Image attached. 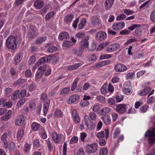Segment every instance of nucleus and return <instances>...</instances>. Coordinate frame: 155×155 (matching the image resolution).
<instances>
[{
	"mask_svg": "<svg viewBox=\"0 0 155 155\" xmlns=\"http://www.w3.org/2000/svg\"><path fill=\"white\" fill-rule=\"evenodd\" d=\"M107 148H103L100 150V155H107Z\"/></svg>",
	"mask_w": 155,
	"mask_h": 155,
	"instance_id": "obj_48",
	"label": "nucleus"
},
{
	"mask_svg": "<svg viewBox=\"0 0 155 155\" xmlns=\"http://www.w3.org/2000/svg\"><path fill=\"white\" fill-rule=\"evenodd\" d=\"M127 105L124 104H119L117 105L115 109V110L117 113L123 114L126 111Z\"/></svg>",
	"mask_w": 155,
	"mask_h": 155,
	"instance_id": "obj_6",
	"label": "nucleus"
},
{
	"mask_svg": "<svg viewBox=\"0 0 155 155\" xmlns=\"http://www.w3.org/2000/svg\"><path fill=\"white\" fill-rule=\"evenodd\" d=\"M16 39L13 36H9L7 39L6 45L8 49L14 50L17 47Z\"/></svg>",
	"mask_w": 155,
	"mask_h": 155,
	"instance_id": "obj_1",
	"label": "nucleus"
},
{
	"mask_svg": "<svg viewBox=\"0 0 155 155\" xmlns=\"http://www.w3.org/2000/svg\"><path fill=\"white\" fill-rule=\"evenodd\" d=\"M142 29L140 27V25H138V26L136 27L135 30V33L137 36H140L142 34Z\"/></svg>",
	"mask_w": 155,
	"mask_h": 155,
	"instance_id": "obj_29",
	"label": "nucleus"
},
{
	"mask_svg": "<svg viewBox=\"0 0 155 155\" xmlns=\"http://www.w3.org/2000/svg\"><path fill=\"white\" fill-rule=\"evenodd\" d=\"M74 17V15L71 14L65 16L64 18V20L65 21L70 23L71 22Z\"/></svg>",
	"mask_w": 155,
	"mask_h": 155,
	"instance_id": "obj_30",
	"label": "nucleus"
},
{
	"mask_svg": "<svg viewBox=\"0 0 155 155\" xmlns=\"http://www.w3.org/2000/svg\"><path fill=\"white\" fill-rule=\"evenodd\" d=\"M86 22V19L85 18H83L81 21L80 23L78 25L79 28L82 29L84 27Z\"/></svg>",
	"mask_w": 155,
	"mask_h": 155,
	"instance_id": "obj_35",
	"label": "nucleus"
},
{
	"mask_svg": "<svg viewBox=\"0 0 155 155\" xmlns=\"http://www.w3.org/2000/svg\"><path fill=\"white\" fill-rule=\"evenodd\" d=\"M72 116L74 122L76 124L80 121L79 116L78 115L76 109H74L72 112Z\"/></svg>",
	"mask_w": 155,
	"mask_h": 155,
	"instance_id": "obj_10",
	"label": "nucleus"
},
{
	"mask_svg": "<svg viewBox=\"0 0 155 155\" xmlns=\"http://www.w3.org/2000/svg\"><path fill=\"white\" fill-rule=\"evenodd\" d=\"M89 105V102L87 101L84 100V101H81L80 103V105L82 107L87 106Z\"/></svg>",
	"mask_w": 155,
	"mask_h": 155,
	"instance_id": "obj_55",
	"label": "nucleus"
},
{
	"mask_svg": "<svg viewBox=\"0 0 155 155\" xmlns=\"http://www.w3.org/2000/svg\"><path fill=\"white\" fill-rule=\"evenodd\" d=\"M81 66L80 63H76L74 65H70L69 66L68 69L70 70H74Z\"/></svg>",
	"mask_w": 155,
	"mask_h": 155,
	"instance_id": "obj_31",
	"label": "nucleus"
},
{
	"mask_svg": "<svg viewBox=\"0 0 155 155\" xmlns=\"http://www.w3.org/2000/svg\"><path fill=\"white\" fill-rule=\"evenodd\" d=\"M89 39V37L88 36H85L84 38H82L80 42L79 47L83 49L84 50L88 47L89 43L88 40Z\"/></svg>",
	"mask_w": 155,
	"mask_h": 155,
	"instance_id": "obj_5",
	"label": "nucleus"
},
{
	"mask_svg": "<svg viewBox=\"0 0 155 155\" xmlns=\"http://www.w3.org/2000/svg\"><path fill=\"white\" fill-rule=\"evenodd\" d=\"M84 51L80 47L79 50H78L76 48H74L72 50V54L77 56L81 57Z\"/></svg>",
	"mask_w": 155,
	"mask_h": 155,
	"instance_id": "obj_13",
	"label": "nucleus"
},
{
	"mask_svg": "<svg viewBox=\"0 0 155 155\" xmlns=\"http://www.w3.org/2000/svg\"><path fill=\"white\" fill-rule=\"evenodd\" d=\"M150 17L151 20L155 22V10L151 14Z\"/></svg>",
	"mask_w": 155,
	"mask_h": 155,
	"instance_id": "obj_64",
	"label": "nucleus"
},
{
	"mask_svg": "<svg viewBox=\"0 0 155 155\" xmlns=\"http://www.w3.org/2000/svg\"><path fill=\"white\" fill-rule=\"evenodd\" d=\"M79 98V97L78 95H73L70 97L68 101L67 102L68 104H72L75 102Z\"/></svg>",
	"mask_w": 155,
	"mask_h": 155,
	"instance_id": "obj_20",
	"label": "nucleus"
},
{
	"mask_svg": "<svg viewBox=\"0 0 155 155\" xmlns=\"http://www.w3.org/2000/svg\"><path fill=\"white\" fill-rule=\"evenodd\" d=\"M106 38V34L103 31H100L97 32L96 35V39L99 41L104 40Z\"/></svg>",
	"mask_w": 155,
	"mask_h": 155,
	"instance_id": "obj_9",
	"label": "nucleus"
},
{
	"mask_svg": "<svg viewBox=\"0 0 155 155\" xmlns=\"http://www.w3.org/2000/svg\"><path fill=\"white\" fill-rule=\"evenodd\" d=\"M46 142L48 146V149L49 150H52L53 149V147L52 146V145L50 142L49 140V139H48L46 140Z\"/></svg>",
	"mask_w": 155,
	"mask_h": 155,
	"instance_id": "obj_60",
	"label": "nucleus"
},
{
	"mask_svg": "<svg viewBox=\"0 0 155 155\" xmlns=\"http://www.w3.org/2000/svg\"><path fill=\"white\" fill-rule=\"evenodd\" d=\"M107 102L110 105H115L116 102L114 99L112 98H110L108 100Z\"/></svg>",
	"mask_w": 155,
	"mask_h": 155,
	"instance_id": "obj_56",
	"label": "nucleus"
},
{
	"mask_svg": "<svg viewBox=\"0 0 155 155\" xmlns=\"http://www.w3.org/2000/svg\"><path fill=\"white\" fill-rule=\"evenodd\" d=\"M52 56H51L48 55L45 57H41L35 64L34 66L32 68V70L35 71L40 64H42L45 62H50L52 60Z\"/></svg>",
	"mask_w": 155,
	"mask_h": 155,
	"instance_id": "obj_2",
	"label": "nucleus"
},
{
	"mask_svg": "<svg viewBox=\"0 0 155 155\" xmlns=\"http://www.w3.org/2000/svg\"><path fill=\"white\" fill-rule=\"evenodd\" d=\"M155 101V97L152 96L150 97L147 100V103H152Z\"/></svg>",
	"mask_w": 155,
	"mask_h": 155,
	"instance_id": "obj_62",
	"label": "nucleus"
},
{
	"mask_svg": "<svg viewBox=\"0 0 155 155\" xmlns=\"http://www.w3.org/2000/svg\"><path fill=\"white\" fill-rule=\"evenodd\" d=\"M97 100L101 103H103L105 102V98L102 96H98L97 97Z\"/></svg>",
	"mask_w": 155,
	"mask_h": 155,
	"instance_id": "obj_52",
	"label": "nucleus"
},
{
	"mask_svg": "<svg viewBox=\"0 0 155 155\" xmlns=\"http://www.w3.org/2000/svg\"><path fill=\"white\" fill-rule=\"evenodd\" d=\"M91 24L93 26L96 27L99 25L100 20L98 17L93 16L91 18Z\"/></svg>",
	"mask_w": 155,
	"mask_h": 155,
	"instance_id": "obj_17",
	"label": "nucleus"
},
{
	"mask_svg": "<svg viewBox=\"0 0 155 155\" xmlns=\"http://www.w3.org/2000/svg\"><path fill=\"white\" fill-rule=\"evenodd\" d=\"M15 143L14 142H12L8 145V148L10 152L13 150L15 147Z\"/></svg>",
	"mask_w": 155,
	"mask_h": 155,
	"instance_id": "obj_59",
	"label": "nucleus"
},
{
	"mask_svg": "<svg viewBox=\"0 0 155 155\" xmlns=\"http://www.w3.org/2000/svg\"><path fill=\"white\" fill-rule=\"evenodd\" d=\"M72 42L68 41H65L62 43V47L63 49L70 48L73 45Z\"/></svg>",
	"mask_w": 155,
	"mask_h": 155,
	"instance_id": "obj_22",
	"label": "nucleus"
},
{
	"mask_svg": "<svg viewBox=\"0 0 155 155\" xmlns=\"http://www.w3.org/2000/svg\"><path fill=\"white\" fill-rule=\"evenodd\" d=\"M67 150V144L66 142H64L63 147V154L66 155V151Z\"/></svg>",
	"mask_w": 155,
	"mask_h": 155,
	"instance_id": "obj_57",
	"label": "nucleus"
},
{
	"mask_svg": "<svg viewBox=\"0 0 155 155\" xmlns=\"http://www.w3.org/2000/svg\"><path fill=\"white\" fill-rule=\"evenodd\" d=\"M146 137H148L149 143L152 145L155 141V129L147 130L145 134Z\"/></svg>",
	"mask_w": 155,
	"mask_h": 155,
	"instance_id": "obj_3",
	"label": "nucleus"
},
{
	"mask_svg": "<svg viewBox=\"0 0 155 155\" xmlns=\"http://www.w3.org/2000/svg\"><path fill=\"white\" fill-rule=\"evenodd\" d=\"M110 111V108L105 107L102 108L101 111V114L103 115L109 113Z\"/></svg>",
	"mask_w": 155,
	"mask_h": 155,
	"instance_id": "obj_33",
	"label": "nucleus"
},
{
	"mask_svg": "<svg viewBox=\"0 0 155 155\" xmlns=\"http://www.w3.org/2000/svg\"><path fill=\"white\" fill-rule=\"evenodd\" d=\"M84 120L85 124L88 128H89V125L91 126V129L93 128V124L92 123L89 117L87 115H85L84 116Z\"/></svg>",
	"mask_w": 155,
	"mask_h": 155,
	"instance_id": "obj_16",
	"label": "nucleus"
},
{
	"mask_svg": "<svg viewBox=\"0 0 155 155\" xmlns=\"http://www.w3.org/2000/svg\"><path fill=\"white\" fill-rule=\"evenodd\" d=\"M57 50V48L54 46H53L48 48L47 49V51L49 53H52L56 51Z\"/></svg>",
	"mask_w": 155,
	"mask_h": 155,
	"instance_id": "obj_50",
	"label": "nucleus"
},
{
	"mask_svg": "<svg viewBox=\"0 0 155 155\" xmlns=\"http://www.w3.org/2000/svg\"><path fill=\"white\" fill-rule=\"evenodd\" d=\"M101 119L104 124L106 125H107L111 123V120L110 117L108 115H107L102 117Z\"/></svg>",
	"mask_w": 155,
	"mask_h": 155,
	"instance_id": "obj_18",
	"label": "nucleus"
},
{
	"mask_svg": "<svg viewBox=\"0 0 155 155\" xmlns=\"http://www.w3.org/2000/svg\"><path fill=\"white\" fill-rule=\"evenodd\" d=\"M63 114L61 111L59 109H56L54 113V116L56 117H61L63 116Z\"/></svg>",
	"mask_w": 155,
	"mask_h": 155,
	"instance_id": "obj_32",
	"label": "nucleus"
},
{
	"mask_svg": "<svg viewBox=\"0 0 155 155\" xmlns=\"http://www.w3.org/2000/svg\"><path fill=\"white\" fill-rule=\"evenodd\" d=\"M85 34L84 32H80L78 33L75 35V38H78V40L81 38H84Z\"/></svg>",
	"mask_w": 155,
	"mask_h": 155,
	"instance_id": "obj_37",
	"label": "nucleus"
},
{
	"mask_svg": "<svg viewBox=\"0 0 155 155\" xmlns=\"http://www.w3.org/2000/svg\"><path fill=\"white\" fill-rule=\"evenodd\" d=\"M124 12L127 15H132L134 13V12L128 9H125Z\"/></svg>",
	"mask_w": 155,
	"mask_h": 155,
	"instance_id": "obj_58",
	"label": "nucleus"
},
{
	"mask_svg": "<svg viewBox=\"0 0 155 155\" xmlns=\"http://www.w3.org/2000/svg\"><path fill=\"white\" fill-rule=\"evenodd\" d=\"M44 103V104L43 106V112L44 115H46L48 110L50 103Z\"/></svg>",
	"mask_w": 155,
	"mask_h": 155,
	"instance_id": "obj_27",
	"label": "nucleus"
},
{
	"mask_svg": "<svg viewBox=\"0 0 155 155\" xmlns=\"http://www.w3.org/2000/svg\"><path fill=\"white\" fill-rule=\"evenodd\" d=\"M12 115V111L9 110L5 115L1 117V119L3 120H8L10 118Z\"/></svg>",
	"mask_w": 155,
	"mask_h": 155,
	"instance_id": "obj_23",
	"label": "nucleus"
},
{
	"mask_svg": "<svg viewBox=\"0 0 155 155\" xmlns=\"http://www.w3.org/2000/svg\"><path fill=\"white\" fill-rule=\"evenodd\" d=\"M19 92V90H17L14 93L12 94L11 95V99L14 100H15L17 99L18 97V93Z\"/></svg>",
	"mask_w": 155,
	"mask_h": 155,
	"instance_id": "obj_40",
	"label": "nucleus"
},
{
	"mask_svg": "<svg viewBox=\"0 0 155 155\" xmlns=\"http://www.w3.org/2000/svg\"><path fill=\"white\" fill-rule=\"evenodd\" d=\"M25 74L26 78H31L32 76L31 72L30 70L28 69L25 71Z\"/></svg>",
	"mask_w": 155,
	"mask_h": 155,
	"instance_id": "obj_53",
	"label": "nucleus"
},
{
	"mask_svg": "<svg viewBox=\"0 0 155 155\" xmlns=\"http://www.w3.org/2000/svg\"><path fill=\"white\" fill-rule=\"evenodd\" d=\"M41 100L43 103H49L50 102V99L48 98L47 95L45 93H43L41 94Z\"/></svg>",
	"mask_w": 155,
	"mask_h": 155,
	"instance_id": "obj_24",
	"label": "nucleus"
},
{
	"mask_svg": "<svg viewBox=\"0 0 155 155\" xmlns=\"http://www.w3.org/2000/svg\"><path fill=\"white\" fill-rule=\"evenodd\" d=\"M100 145L101 146H105L106 144V142L105 140L102 138H100L99 139L98 141Z\"/></svg>",
	"mask_w": 155,
	"mask_h": 155,
	"instance_id": "obj_54",
	"label": "nucleus"
},
{
	"mask_svg": "<svg viewBox=\"0 0 155 155\" xmlns=\"http://www.w3.org/2000/svg\"><path fill=\"white\" fill-rule=\"evenodd\" d=\"M114 98L117 102H119L123 100L124 96L121 95H118L115 97Z\"/></svg>",
	"mask_w": 155,
	"mask_h": 155,
	"instance_id": "obj_39",
	"label": "nucleus"
},
{
	"mask_svg": "<svg viewBox=\"0 0 155 155\" xmlns=\"http://www.w3.org/2000/svg\"><path fill=\"white\" fill-rule=\"evenodd\" d=\"M149 108V106L148 105H145L141 107L140 109V112L141 113H145L147 110Z\"/></svg>",
	"mask_w": 155,
	"mask_h": 155,
	"instance_id": "obj_44",
	"label": "nucleus"
},
{
	"mask_svg": "<svg viewBox=\"0 0 155 155\" xmlns=\"http://www.w3.org/2000/svg\"><path fill=\"white\" fill-rule=\"evenodd\" d=\"M25 99H22L20 100L17 103L16 106L18 107H21V105H23L25 102Z\"/></svg>",
	"mask_w": 155,
	"mask_h": 155,
	"instance_id": "obj_51",
	"label": "nucleus"
},
{
	"mask_svg": "<svg viewBox=\"0 0 155 155\" xmlns=\"http://www.w3.org/2000/svg\"><path fill=\"white\" fill-rule=\"evenodd\" d=\"M104 133L103 131H102L98 133L97 134V137L99 139L102 138L104 137Z\"/></svg>",
	"mask_w": 155,
	"mask_h": 155,
	"instance_id": "obj_63",
	"label": "nucleus"
},
{
	"mask_svg": "<svg viewBox=\"0 0 155 155\" xmlns=\"http://www.w3.org/2000/svg\"><path fill=\"white\" fill-rule=\"evenodd\" d=\"M70 90L69 87H67L63 88L60 92V94H68Z\"/></svg>",
	"mask_w": 155,
	"mask_h": 155,
	"instance_id": "obj_36",
	"label": "nucleus"
},
{
	"mask_svg": "<svg viewBox=\"0 0 155 155\" xmlns=\"http://www.w3.org/2000/svg\"><path fill=\"white\" fill-rule=\"evenodd\" d=\"M46 39V37H39L36 40V43L37 44H39L45 41Z\"/></svg>",
	"mask_w": 155,
	"mask_h": 155,
	"instance_id": "obj_38",
	"label": "nucleus"
},
{
	"mask_svg": "<svg viewBox=\"0 0 155 155\" xmlns=\"http://www.w3.org/2000/svg\"><path fill=\"white\" fill-rule=\"evenodd\" d=\"M34 5L36 9H39L43 6V3L41 0H37L34 3Z\"/></svg>",
	"mask_w": 155,
	"mask_h": 155,
	"instance_id": "obj_19",
	"label": "nucleus"
},
{
	"mask_svg": "<svg viewBox=\"0 0 155 155\" xmlns=\"http://www.w3.org/2000/svg\"><path fill=\"white\" fill-rule=\"evenodd\" d=\"M24 130H21L18 131L17 134V138L18 140H20L24 134Z\"/></svg>",
	"mask_w": 155,
	"mask_h": 155,
	"instance_id": "obj_34",
	"label": "nucleus"
},
{
	"mask_svg": "<svg viewBox=\"0 0 155 155\" xmlns=\"http://www.w3.org/2000/svg\"><path fill=\"white\" fill-rule=\"evenodd\" d=\"M114 69L117 72H122L126 70L127 67L125 65L123 64H118L115 65Z\"/></svg>",
	"mask_w": 155,
	"mask_h": 155,
	"instance_id": "obj_7",
	"label": "nucleus"
},
{
	"mask_svg": "<svg viewBox=\"0 0 155 155\" xmlns=\"http://www.w3.org/2000/svg\"><path fill=\"white\" fill-rule=\"evenodd\" d=\"M54 15L53 12H51L47 14L45 16V20L48 21Z\"/></svg>",
	"mask_w": 155,
	"mask_h": 155,
	"instance_id": "obj_45",
	"label": "nucleus"
},
{
	"mask_svg": "<svg viewBox=\"0 0 155 155\" xmlns=\"http://www.w3.org/2000/svg\"><path fill=\"white\" fill-rule=\"evenodd\" d=\"M109 44L108 42H105L100 44L98 46V48L100 50H102L104 47L107 46Z\"/></svg>",
	"mask_w": 155,
	"mask_h": 155,
	"instance_id": "obj_47",
	"label": "nucleus"
},
{
	"mask_svg": "<svg viewBox=\"0 0 155 155\" xmlns=\"http://www.w3.org/2000/svg\"><path fill=\"white\" fill-rule=\"evenodd\" d=\"M27 37L29 39H32L35 37V31H28L27 33Z\"/></svg>",
	"mask_w": 155,
	"mask_h": 155,
	"instance_id": "obj_28",
	"label": "nucleus"
},
{
	"mask_svg": "<svg viewBox=\"0 0 155 155\" xmlns=\"http://www.w3.org/2000/svg\"><path fill=\"white\" fill-rule=\"evenodd\" d=\"M40 125L36 122H33L31 125V129L34 131H37L39 129Z\"/></svg>",
	"mask_w": 155,
	"mask_h": 155,
	"instance_id": "obj_26",
	"label": "nucleus"
},
{
	"mask_svg": "<svg viewBox=\"0 0 155 155\" xmlns=\"http://www.w3.org/2000/svg\"><path fill=\"white\" fill-rule=\"evenodd\" d=\"M27 91L25 90H21L20 93H19L18 94V97L23 98L26 95Z\"/></svg>",
	"mask_w": 155,
	"mask_h": 155,
	"instance_id": "obj_43",
	"label": "nucleus"
},
{
	"mask_svg": "<svg viewBox=\"0 0 155 155\" xmlns=\"http://www.w3.org/2000/svg\"><path fill=\"white\" fill-rule=\"evenodd\" d=\"M98 145L96 143L87 144L85 146L86 152L88 153H94L97 150Z\"/></svg>",
	"mask_w": 155,
	"mask_h": 155,
	"instance_id": "obj_4",
	"label": "nucleus"
},
{
	"mask_svg": "<svg viewBox=\"0 0 155 155\" xmlns=\"http://www.w3.org/2000/svg\"><path fill=\"white\" fill-rule=\"evenodd\" d=\"M120 48V45L118 43L112 44L107 48V51L112 52L117 50Z\"/></svg>",
	"mask_w": 155,
	"mask_h": 155,
	"instance_id": "obj_11",
	"label": "nucleus"
},
{
	"mask_svg": "<svg viewBox=\"0 0 155 155\" xmlns=\"http://www.w3.org/2000/svg\"><path fill=\"white\" fill-rule=\"evenodd\" d=\"M69 35L67 32H63L60 34L58 38L59 40H62L63 39H67L69 38Z\"/></svg>",
	"mask_w": 155,
	"mask_h": 155,
	"instance_id": "obj_21",
	"label": "nucleus"
},
{
	"mask_svg": "<svg viewBox=\"0 0 155 155\" xmlns=\"http://www.w3.org/2000/svg\"><path fill=\"white\" fill-rule=\"evenodd\" d=\"M143 104V102L141 101H137L135 102L134 104V107L135 108L137 109L140 106Z\"/></svg>",
	"mask_w": 155,
	"mask_h": 155,
	"instance_id": "obj_61",
	"label": "nucleus"
},
{
	"mask_svg": "<svg viewBox=\"0 0 155 155\" xmlns=\"http://www.w3.org/2000/svg\"><path fill=\"white\" fill-rule=\"evenodd\" d=\"M107 85L104 84L101 89V92L102 94H104L107 93Z\"/></svg>",
	"mask_w": 155,
	"mask_h": 155,
	"instance_id": "obj_41",
	"label": "nucleus"
},
{
	"mask_svg": "<svg viewBox=\"0 0 155 155\" xmlns=\"http://www.w3.org/2000/svg\"><path fill=\"white\" fill-rule=\"evenodd\" d=\"M120 130L119 128H117L114 133V139L116 138L120 134Z\"/></svg>",
	"mask_w": 155,
	"mask_h": 155,
	"instance_id": "obj_42",
	"label": "nucleus"
},
{
	"mask_svg": "<svg viewBox=\"0 0 155 155\" xmlns=\"http://www.w3.org/2000/svg\"><path fill=\"white\" fill-rule=\"evenodd\" d=\"M52 138L55 143H58L61 140V135L56 132H54L52 134Z\"/></svg>",
	"mask_w": 155,
	"mask_h": 155,
	"instance_id": "obj_15",
	"label": "nucleus"
},
{
	"mask_svg": "<svg viewBox=\"0 0 155 155\" xmlns=\"http://www.w3.org/2000/svg\"><path fill=\"white\" fill-rule=\"evenodd\" d=\"M22 55V53L21 52H19L17 54L16 56L14 58L15 64L16 65L21 61Z\"/></svg>",
	"mask_w": 155,
	"mask_h": 155,
	"instance_id": "obj_25",
	"label": "nucleus"
},
{
	"mask_svg": "<svg viewBox=\"0 0 155 155\" xmlns=\"http://www.w3.org/2000/svg\"><path fill=\"white\" fill-rule=\"evenodd\" d=\"M114 0H106L104 2L105 9L106 10H109L114 4Z\"/></svg>",
	"mask_w": 155,
	"mask_h": 155,
	"instance_id": "obj_14",
	"label": "nucleus"
},
{
	"mask_svg": "<svg viewBox=\"0 0 155 155\" xmlns=\"http://www.w3.org/2000/svg\"><path fill=\"white\" fill-rule=\"evenodd\" d=\"M24 121V116L20 115L17 117L15 121V125L17 126H22Z\"/></svg>",
	"mask_w": 155,
	"mask_h": 155,
	"instance_id": "obj_12",
	"label": "nucleus"
},
{
	"mask_svg": "<svg viewBox=\"0 0 155 155\" xmlns=\"http://www.w3.org/2000/svg\"><path fill=\"white\" fill-rule=\"evenodd\" d=\"M125 27V23L124 22H120L113 24L112 25V28L114 30H120Z\"/></svg>",
	"mask_w": 155,
	"mask_h": 155,
	"instance_id": "obj_8",
	"label": "nucleus"
},
{
	"mask_svg": "<svg viewBox=\"0 0 155 155\" xmlns=\"http://www.w3.org/2000/svg\"><path fill=\"white\" fill-rule=\"evenodd\" d=\"M78 81V78H76L74 80V82L72 83L71 86V90L72 91L74 90L76 87L77 86V83Z\"/></svg>",
	"mask_w": 155,
	"mask_h": 155,
	"instance_id": "obj_46",
	"label": "nucleus"
},
{
	"mask_svg": "<svg viewBox=\"0 0 155 155\" xmlns=\"http://www.w3.org/2000/svg\"><path fill=\"white\" fill-rule=\"evenodd\" d=\"M36 61V58L34 55L32 56L30 58L29 60L28 61V63L30 65L33 64Z\"/></svg>",
	"mask_w": 155,
	"mask_h": 155,
	"instance_id": "obj_49",
	"label": "nucleus"
}]
</instances>
